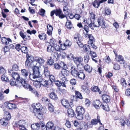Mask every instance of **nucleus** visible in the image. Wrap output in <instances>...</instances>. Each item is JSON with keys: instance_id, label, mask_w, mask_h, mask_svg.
I'll use <instances>...</instances> for the list:
<instances>
[{"instance_id": "16", "label": "nucleus", "mask_w": 130, "mask_h": 130, "mask_svg": "<svg viewBox=\"0 0 130 130\" xmlns=\"http://www.w3.org/2000/svg\"><path fill=\"white\" fill-rule=\"evenodd\" d=\"M25 122L24 120H20L18 122L15 123L14 125L18 127H19L20 126H24L25 124Z\"/></svg>"}, {"instance_id": "56", "label": "nucleus", "mask_w": 130, "mask_h": 130, "mask_svg": "<svg viewBox=\"0 0 130 130\" xmlns=\"http://www.w3.org/2000/svg\"><path fill=\"white\" fill-rule=\"evenodd\" d=\"M48 78L50 79V80L52 82L55 81L56 79L54 76L52 75H51Z\"/></svg>"}, {"instance_id": "57", "label": "nucleus", "mask_w": 130, "mask_h": 130, "mask_svg": "<svg viewBox=\"0 0 130 130\" xmlns=\"http://www.w3.org/2000/svg\"><path fill=\"white\" fill-rule=\"evenodd\" d=\"M84 61L85 63H87L89 59V56L88 55H86L84 58Z\"/></svg>"}, {"instance_id": "8", "label": "nucleus", "mask_w": 130, "mask_h": 130, "mask_svg": "<svg viewBox=\"0 0 130 130\" xmlns=\"http://www.w3.org/2000/svg\"><path fill=\"white\" fill-rule=\"evenodd\" d=\"M9 74L11 75L12 78L16 80L19 79V78H21L19 74L17 72H13L12 70H10L8 71Z\"/></svg>"}, {"instance_id": "5", "label": "nucleus", "mask_w": 130, "mask_h": 130, "mask_svg": "<svg viewBox=\"0 0 130 130\" xmlns=\"http://www.w3.org/2000/svg\"><path fill=\"white\" fill-rule=\"evenodd\" d=\"M98 24H96L93 23V26L94 27H99L101 25L102 28H106L105 22L103 19L99 18L98 20Z\"/></svg>"}, {"instance_id": "11", "label": "nucleus", "mask_w": 130, "mask_h": 130, "mask_svg": "<svg viewBox=\"0 0 130 130\" xmlns=\"http://www.w3.org/2000/svg\"><path fill=\"white\" fill-rule=\"evenodd\" d=\"M71 74L73 76L77 77V75L78 74V73L79 72V71H78L75 68V67L74 66H73L71 67Z\"/></svg>"}, {"instance_id": "6", "label": "nucleus", "mask_w": 130, "mask_h": 130, "mask_svg": "<svg viewBox=\"0 0 130 130\" xmlns=\"http://www.w3.org/2000/svg\"><path fill=\"white\" fill-rule=\"evenodd\" d=\"M73 60L74 62L77 66V67L82 65V63H80L83 60V58L80 56L76 57L73 58Z\"/></svg>"}, {"instance_id": "48", "label": "nucleus", "mask_w": 130, "mask_h": 130, "mask_svg": "<svg viewBox=\"0 0 130 130\" xmlns=\"http://www.w3.org/2000/svg\"><path fill=\"white\" fill-rule=\"evenodd\" d=\"M85 36L86 37H88L90 40L94 41V38L93 36L91 34H85Z\"/></svg>"}, {"instance_id": "63", "label": "nucleus", "mask_w": 130, "mask_h": 130, "mask_svg": "<svg viewBox=\"0 0 130 130\" xmlns=\"http://www.w3.org/2000/svg\"><path fill=\"white\" fill-rule=\"evenodd\" d=\"M89 53L91 55L92 57L95 58L97 56L96 53L95 52L91 51Z\"/></svg>"}, {"instance_id": "61", "label": "nucleus", "mask_w": 130, "mask_h": 130, "mask_svg": "<svg viewBox=\"0 0 130 130\" xmlns=\"http://www.w3.org/2000/svg\"><path fill=\"white\" fill-rule=\"evenodd\" d=\"M84 29L86 31V34H88V32L89 31V29L87 25H85L84 27Z\"/></svg>"}, {"instance_id": "28", "label": "nucleus", "mask_w": 130, "mask_h": 130, "mask_svg": "<svg viewBox=\"0 0 130 130\" xmlns=\"http://www.w3.org/2000/svg\"><path fill=\"white\" fill-rule=\"evenodd\" d=\"M0 122L3 126H6L8 124V121L5 119L3 118L0 120Z\"/></svg>"}, {"instance_id": "46", "label": "nucleus", "mask_w": 130, "mask_h": 130, "mask_svg": "<svg viewBox=\"0 0 130 130\" xmlns=\"http://www.w3.org/2000/svg\"><path fill=\"white\" fill-rule=\"evenodd\" d=\"M75 96L76 97L79 99H82L83 98L80 92L78 91H75Z\"/></svg>"}, {"instance_id": "50", "label": "nucleus", "mask_w": 130, "mask_h": 130, "mask_svg": "<svg viewBox=\"0 0 130 130\" xmlns=\"http://www.w3.org/2000/svg\"><path fill=\"white\" fill-rule=\"evenodd\" d=\"M54 60L52 58L48 59L46 62L47 65L51 66L54 63Z\"/></svg>"}, {"instance_id": "53", "label": "nucleus", "mask_w": 130, "mask_h": 130, "mask_svg": "<svg viewBox=\"0 0 130 130\" xmlns=\"http://www.w3.org/2000/svg\"><path fill=\"white\" fill-rule=\"evenodd\" d=\"M17 80L15 79H11L9 82L11 86H15Z\"/></svg>"}, {"instance_id": "17", "label": "nucleus", "mask_w": 130, "mask_h": 130, "mask_svg": "<svg viewBox=\"0 0 130 130\" xmlns=\"http://www.w3.org/2000/svg\"><path fill=\"white\" fill-rule=\"evenodd\" d=\"M22 75L26 78H27V77H29L28 75L31 74L28 70L25 69H22L21 70Z\"/></svg>"}, {"instance_id": "21", "label": "nucleus", "mask_w": 130, "mask_h": 130, "mask_svg": "<svg viewBox=\"0 0 130 130\" xmlns=\"http://www.w3.org/2000/svg\"><path fill=\"white\" fill-rule=\"evenodd\" d=\"M116 60L119 62L120 63L123 64L125 62L124 58L121 55H118L116 57Z\"/></svg>"}, {"instance_id": "24", "label": "nucleus", "mask_w": 130, "mask_h": 130, "mask_svg": "<svg viewBox=\"0 0 130 130\" xmlns=\"http://www.w3.org/2000/svg\"><path fill=\"white\" fill-rule=\"evenodd\" d=\"M47 33L49 35H50L52 34L53 27L51 25L49 24L47 25Z\"/></svg>"}, {"instance_id": "58", "label": "nucleus", "mask_w": 130, "mask_h": 130, "mask_svg": "<svg viewBox=\"0 0 130 130\" xmlns=\"http://www.w3.org/2000/svg\"><path fill=\"white\" fill-rule=\"evenodd\" d=\"M54 68L56 69H59L62 68L61 66L58 63H55L54 65Z\"/></svg>"}, {"instance_id": "44", "label": "nucleus", "mask_w": 130, "mask_h": 130, "mask_svg": "<svg viewBox=\"0 0 130 130\" xmlns=\"http://www.w3.org/2000/svg\"><path fill=\"white\" fill-rule=\"evenodd\" d=\"M21 51L25 54H27L28 52V50L27 47L26 46H23L21 48Z\"/></svg>"}, {"instance_id": "36", "label": "nucleus", "mask_w": 130, "mask_h": 130, "mask_svg": "<svg viewBox=\"0 0 130 130\" xmlns=\"http://www.w3.org/2000/svg\"><path fill=\"white\" fill-rule=\"evenodd\" d=\"M60 73V76H67L69 72L68 70L64 69H62Z\"/></svg>"}, {"instance_id": "34", "label": "nucleus", "mask_w": 130, "mask_h": 130, "mask_svg": "<svg viewBox=\"0 0 130 130\" xmlns=\"http://www.w3.org/2000/svg\"><path fill=\"white\" fill-rule=\"evenodd\" d=\"M84 68L85 70L89 73H90L92 71V67H90L88 64L86 65L84 67Z\"/></svg>"}, {"instance_id": "35", "label": "nucleus", "mask_w": 130, "mask_h": 130, "mask_svg": "<svg viewBox=\"0 0 130 130\" xmlns=\"http://www.w3.org/2000/svg\"><path fill=\"white\" fill-rule=\"evenodd\" d=\"M7 107L9 109H12L16 108V106L14 104L8 103H7Z\"/></svg>"}, {"instance_id": "27", "label": "nucleus", "mask_w": 130, "mask_h": 130, "mask_svg": "<svg viewBox=\"0 0 130 130\" xmlns=\"http://www.w3.org/2000/svg\"><path fill=\"white\" fill-rule=\"evenodd\" d=\"M54 127V124L51 122H48L46 124V130H51Z\"/></svg>"}, {"instance_id": "2", "label": "nucleus", "mask_w": 130, "mask_h": 130, "mask_svg": "<svg viewBox=\"0 0 130 130\" xmlns=\"http://www.w3.org/2000/svg\"><path fill=\"white\" fill-rule=\"evenodd\" d=\"M76 111L77 113V119L81 120L83 118V115L85 112V110L82 106H79L76 107Z\"/></svg>"}, {"instance_id": "43", "label": "nucleus", "mask_w": 130, "mask_h": 130, "mask_svg": "<svg viewBox=\"0 0 130 130\" xmlns=\"http://www.w3.org/2000/svg\"><path fill=\"white\" fill-rule=\"evenodd\" d=\"M98 123V120L97 119H94L92 120L91 121L90 127H92L93 125H96Z\"/></svg>"}, {"instance_id": "42", "label": "nucleus", "mask_w": 130, "mask_h": 130, "mask_svg": "<svg viewBox=\"0 0 130 130\" xmlns=\"http://www.w3.org/2000/svg\"><path fill=\"white\" fill-rule=\"evenodd\" d=\"M48 109L51 112L54 111V108L53 106L51 103H49L48 106Z\"/></svg>"}, {"instance_id": "45", "label": "nucleus", "mask_w": 130, "mask_h": 130, "mask_svg": "<svg viewBox=\"0 0 130 130\" xmlns=\"http://www.w3.org/2000/svg\"><path fill=\"white\" fill-rule=\"evenodd\" d=\"M120 122L122 126H124L125 124H126L128 122V120L125 119L124 120L123 119H121L120 120Z\"/></svg>"}, {"instance_id": "10", "label": "nucleus", "mask_w": 130, "mask_h": 130, "mask_svg": "<svg viewBox=\"0 0 130 130\" xmlns=\"http://www.w3.org/2000/svg\"><path fill=\"white\" fill-rule=\"evenodd\" d=\"M24 82L25 80L23 78H19V79L17 80L15 86L20 88H21L22 87L23 83H24Z\"/></svg>"}, {"instance_id": "39", "label": "nucleus", "mask_w": 130, "mask_h": 130, "mask_svg": "<svg viewBox=\"0 0 130 130\" xmlns=\"http://www.w3.org/2000/svg\"><path fill=\"white\" fill-rule=\"evenodd\" d=\"M83 47L84 51L87 53H89L91 51L89 47L87 45L85 44L84 46L83 45Z\"/></svg>"}, {"instance_id": "54", "label": "nucleus", "mask_w": 130, "mask_h": 130, "mask_svg": "<svg viewBox=\"0 0 130 130\" xmlns=\"http://www.w3.org/2000/svg\"><path fill=\"white\" fill-rule=\"evenodd\" d=\"M1 79L3 81H5L6 82L9 81L8 77L6 76L4 74H3L2 76Z\"/></svg>"}, {"instance_id": "18", "label": "nucleus", "mask_w": 130, "mask_h": 130, "mask_svg": "<svg viewBox=\"0 0 130 130\" xmlns=\"http://www.w3.org/2000/svg\"><path fill=\"white\" fill-rule=\"evenodd\" d=\"M102 98L103 102L106 103H108L110 100V96L106 94H103L102 96Z\"/></svg>"}, {"instance_id": "1", "label": "nucleus", "mask_w": 130, "mask_h": 130, "mask_svg": "<svg viewBox=\"0 0 130 130\" xmlns=\"http://www.w3.org/2000/svg\"><path fill=\"white\" fill-rule=\"evenodd\" d=\"M33 74H29V78L31 80L36 78L37 79L41 77V75L40 74L39 70V68L38 67H35L33 69Z\"/></svg>"}, {"instance_id": "20", "label": "nucleus", "mask_w": 130, "mask_h": 130, "mask_svg": "<svg viewBox=\"0 0 130 130\" xmlns=\"http://www.w3.org/2000/svg\"><path fill=\"white\" fill-rule=\"evenodd\" d=\"M102 104L100 101L98 100H96L93 101V105L94 107L96 109H99L100 107V105Z\"/></svg>"}, {"instance_id": "19", "label": "nucleus", "mask_w": 130, "mask_h": 130, "mask_svg": "<svg viewBox=\"0 0 130 130\" xmlns=\"http://www.w3.org/2000/svg\"><path fill=\"white\" fill-rule=\"evenodd\" d=\"M59 56V55L58 53L57 52H55L51 54L50 58H52L54 60L56 61L57 60Z\"/></svg>"}, {"instance_id": "12", "label": "nucleus", "mask_w": 130, "mask_h": 130, "mask_svg": "<svg viewBox=\"0 0 130 130\" xmlns=\"http://www.w3.org/2000/svg\"><path fill=\"white\" fill-rule=\"evenodd\" d=\"M22 87L25 89H29V90L32 92H35L34 89L32 87L31 85L26 83L25 80L24 83H23Z\"/></svg>"}, {"instance_id": "59", "label": "nucleus", "mask_w": 130, "mask_h": 130, "mask_svg": "<svg viewBox=\"0 0 130 130\" xmlns=\"http://www.w3.org/2000/svg\"><path fill=\"white\" fill-rule=\"evenodd\" d=\"M42 100L43 102H45L46 103L48 104L49 103V101L48 99L46 97L43 98Z\"/></svg>"}, {"instance_id": "49", "label": "nucleus", "mask_w": 130, "mask_h": 130, "mask_svg": "<svg viewBox=\"0 0 130 130\" xmlns=\"http://www.w3.org/2000/svg\"><path fill=\"white\" fill-rule=\"evenodd\" d=\"M36 64L37 63L36 61H31V62L30 63L29 67L30 68H34V67H37L36 66Z\"/></svg>"}, {"instance_id": "33", "label": "nucleus", "mask_w": 130, "mask_h": 130, "mask_svg": "<svg viewBox=\"0 0 130 130\" xmlns=\"http://www.w3.org/2000/svg\"><path fill=\"white\" fill-rule=\"evenodd\" d=\"M49 96L52 99L56 100L58 99L57 95L53 92H52L50 93Z\"/></svg>"}, {"instance_id": "29", "label": "nucleus", "mask_w": 130, "mask_h": 130, "mask_svg": "<svg viewBox=\"0 0 130 130\" xmlns=\"http://www.w3.org/2000/svg\"><path fill=\"white\" fill-rule=\"evenodd\" d=\"M67 112L69 116L70 117H73L75 115L74 111L72 109H68L67 110Z\"/></svg>"}, {"instance_id": "15", "label": "nucleus", "mask_w": 130, "mask_h": 130, "mask_svg": "<svg viewBox=\"0 0 130 130\" xmlns=\"http://www.w3.org/2000/svg\"><path fill=\"white\" fill-rule=\"evenodd\" d=\"M1 40L2 43L4 44L8 45L9 42H12V40L10 38H6L5 37H2Z\"/></svg>"}, {"instance_id": "13", "label": "nucleus", "mask_w": 130, "mask_h": 130, "mask_svg": "<svg viewBox=\"0 0 130 130\" xmlns=\"http://www.w3.org/2000/svg\"><path fill=\"white\" fill-rule=\"evenodd\" d=\"M59 78L61 80V83L62 84V86L63 87H66V84H67L68 80L65 77L66 76H60V73L59 74Z\"/></svg>"}, {"instance_id": "40", "label": "nucleus", "mask_w": 130, "mask_h": 130, "mask_svg": "<svg viewBox=\"0 0 130 130\" xmlns=\"http://www.w3.org/2000/svg\"><path fill=\"white\" fill-rule=\"evenodd\" d=\"M91 90L95 92H98L99 94H101V91L100 89H99L98 87L96 86H94L93 87H92L91 88Z\"/></svg>"}, {"instance_id": "32", "label": "nucleus", "mask_w": 130, "mask_h": 130, "mask_svg": "<svg viewBox=\"0 0 130 130\" xmlns=\"http://www.w3.org/2000/svg\"><path fill=\"white\" fill-rule=\"evenodd\" d=\"M35 115L36 116L37 118L40 119H42L43 117V115L42 112L40 111V112H34Z\"/></svg>"}, {"instance_id": "51", "label": "nucleus", "mask_w": 130, "mask_h": 130, "mask_svg": "<svg viewBox=\"0 0 130 130\" xmlns=\"http://www.w3.org/2000/svg\"><path fill=\"white\" fill-rule=\"evenodd\" d=\"M6 72V70L2 66L0 67V74L3 75L5 74Z\"/></svg>"}, {"instance_id": "38", "label": "nucleus", "mask_w": 130, "mask_h": 130, "mask_svg": "<svg viewBox=\"0 0 130 130\" xmlns=\"http://www.w3.org/2000/svg\"><path fill=\"white\" fill-rule=\"evenodd\" d=\"M47 51L49 52H51L54 51V47L52 45H50L47 47Z\"/></svg>"}, {"instance_id": "60", "label": "nucleus", "mask_w": 130, "mask_h": 130, "mask_svg": "<svg viewBox=\"0 0 130 130\" xmlns=\"http://www.w3.org/2000/svg\"><path fill=\"white\" fill-rule=\"evenodd\" d=\"M55 82L56 85L58 87H60L61 86H62V84H61V81H59V80H56L55 81Z\"/></svg>"}, {"instance_id": "52", "label": "nucleus", "mask_w": 130, "mask_h": 130, "mask_svg": "<svg viewBox=\"0 0 130 130\" xmlns=\"http://www.w3.org/2000/svg\"><path fill=\"white\" fill-rule=\"evenodd\" d=\"M64 44L67 47H70L72 43L69 40H66Z\"/></svg>"}, {"instance_id": "14", "label": "nucleus", "mask_w": 130, "mask_h": 130, "mask_svg": "<svg viewBox=\"0 0 130 130\" xmlns=\"http://www.w3.org/2000/svg\"><path fill=\"white\" fill-rule=\"evenodd\" d=\"M89 126H88L87 124L84 122H81L79 125L80 129L82 130H87Z\"/></svg>"}, {"instance_id": "9", "label": "nucleus", "mask_w": 130, "mask_h": 130, "mask_svg": "<svg viewBox=\"0 0 130 130\" xmlns=\"http://www.w3.org/2000/svg\"><path fill=\"white\" fill-rule=\"evenodd\" d=\"M27 59L25 62V65L27 67H28L30 65V63L31 61H33L34 60L33 57L31 55H30L28 54L26 55Z\"/></svg>"}, {"instance_id": "3", "label": "nucleus", "mask_w": 130, "mask_h": 130, "mask_svg": "<svg viewBox=\"0 0 130 130\" xmlns=\"http://www.w3.org/2000/svg\"><path fill=\"white\" fill-rule=\"evenodd\" d=\"M54 14H55L56 16H59L60 19L63 18L65 17L63 14L61 10L60 9H57L51 12V16L52 17V19H54V18L53 16Z\"/></svg>"}, {"instance_id": "30", "label": "nucleus", "mask_w": 130, "mask_h": 130, "mask_svg": "<svg viewBox=\"0 0 130 130\" xmlns=\"http://www.w3.org/2000/svg\"><path fill=\"white\" fill-rule=\"evenodd\" d=\"M101 3H102V2L98 1V0H95L92 3V4L94 7L98 8Z\"/></svg>"}, {"instance_id": "25", "label": "nucleus", "mask_w": 130, "mask_h": 130, "mask_svg": "<svg viewBox=\"0 0 130 130\" xmlns=\"http://www.w3.org/2000/svg\"><path fill=\"white\" fill-rule=\"evenodd\" d=\"M61 103L66 108H68L70 106V105L68 101L66 99H63L61 101Z\"/></svg>"}, {"instance_id": "41", "label": "nucleus", "mask_w": 130, "mask_h": 130, "mask_svg": "<svg viewBox=\"0 0 130 130\" xmlns=\"http://www.w3.org/2000/svg\"><path fill=\"white\" fill-rule=\"evenodd\" d=\"M100 106H101V108L104 110L107 111H108L110 110L108 106L106 104L105 105L101 104Z\"/></svg>"}, {"instance_id": "64", "label": "nucleus", "mask_w": 130, "mask_h": 130, "mask_svg": "<svg viewBox=\"0 0 130 130\" xmlns=\"http://www.w3.org/2000/svg\"><path fill=\"white\" fill-rule=\"evenodd\" d=\"M30 37L29 35H27L26 34L25 35L24 38L23 40L24 41H26V40H29L30 39Z\"/></svg>"}, {"instance_id": "4", "label": "nucleus", "mask_w": 130, "mask_h": 130, "mask_svg": "<svg viewBox=\"0 0 130 130\" xmlns=\"http://www.w3.org/2000/svg\"><path fill=\"white\" fill-rule=\"evenodd\" d=\"M37 80L39 82L41 85L46 87L47 88L49 87V84L48 83V80H46L44 79L43 78L41 77L37 79Z\"/></svg>"}, {"instance_id": "37", "label": "nucleus", "mask_w": 130, "mask_h": 130, "mask_svg": "<svg viewBox=\"0 0 130 130\" xmlns=\"http://www.w3.org/2000/svg\"><path fill=\"white\" fill-rule=\"evenodd\" d=\"M38 37L41 40H44L46 39V35L45 33H42L38 35Z\"/></svg>"}, {"instance_id": "22", "label": "nucleus", "mask_w": 130, "mask_h": 130, "mask_svg": "<svg viewBox=\"0 0 130 130\" xmlns=\"http://www.w3.org/2000/svg\"><path fill=\"white\" fill-rule=\"evenodd\" d=\"M80 79L84 80L85 77V75L84 73L81 71H79L77 75V77Z\"/></svg>"}, {"instance_id": "31", "label": "nucleus", "mask_w": 130, "mask_h": 130, "mask_svg": "<svg viewBox=\"0 0 130 130\" xmlns=\"http://www.w3.org/2000/svg\"><path fill=\"white\" fill-rule=\"evenodd\" d=\"M40 127L39 124L38 123L32 124L31 125V128L33 130H38Z\"/></svg>"}, {"instance_id": "23", "label": "nucleus", "mask_w": 130, "mask_h": 130, "mask_svg": "<svg viewBox=\"0 0 130 130\" xmlns=\"http://www.w3.org/2000/svg\"><path fill=\"white\" fill-rule=\"evenodd\" d=\"M44 74L45 78H48L50 75V72L48 70L47 68H44Z\"/></svg>"}, {"instance_id": "47", "label": "nucleus", "mask_w": 130, "mask_h": 130, "mask_svg": "<svg viewBox=\"0 0 130 130\" xmlns=\"http://www.w3.org/2000/svg\"><path fill=\"white\" fill-rule=\"evenodd\" d=\"M19 67L17 64H14L12 66V69L11 70H12L13 71V70L18 71L19 70Z\"/></svg>"}, {"instance_id": "26", "label": "nucleus", "mask_w": 130, "mask_h": 130, "mask_svg": "<svg viewBox=\"0 0 130 130\" xmlns=\"http://www.w3.org/2000/svg\"><path fill=\"white\" fill-rule=\"evenodd\" d=\"M67 21L66 23V26L68 29H70L73 27L71 21L67 19Z\"/></svg>"}, {"instance_id": "62", "label": "nucleus", "mask_w": 130, "mask_h": 130, "mask_svg": "<svg viewBox=\"0 0 130 130\" xmlns=\"http://www.w3.org/2000/svg\"><path fill=\"white\" fill-rule=\"evenodd\" d=\"M38 83L39 82H38L36 80L33 83L34 86L37 88H39L40 86V84H39Z\"/></svg>"}, {"instance_id": "55", "label": "nucleus", "mask_w": 130, "mask_h": 130, "mask_svg": "<svg viewBox=\"0 0 130 130\" xmlns=\"http://www.w3.org/2000/svg\"><path fill=\"white\" fill-rule=\"evenodd\" d=\"M83 90V91L88 93L89 92V89L87 87L84 86L82 87Z\"/></svg>"}, {"instance_id": "7", "label": "nucleus", "mask_w": 130, "mask_h": 130, "mask_svg": "<svg viewBox=\"0 0 130 130\" xmlns=\"http://www.w3.org/2000/svg\"><path fill=\"white\" fill-rule=\"evenodd\" d=\"M32 107L33 109L34 113L36 112H39L42 109L41 106L39 103L33 104L32 105Z\"/></svg>"}]
</instances>
